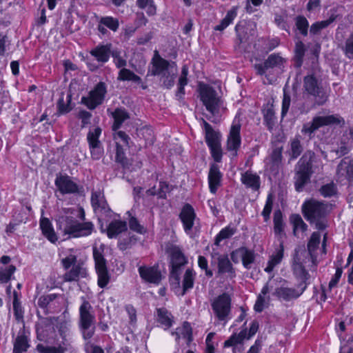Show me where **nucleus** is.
Masks as SVG:
<instances>
[{"label":"nucleus","instance_id":"37","mask_svg":"<svg viewBox=\"0 0 353 353\" xmlns=\"http://www.w3.org/2000/svg\"><path fill=\"white\" fill-rule=\"evenodd\" d=\"M194 276L195 274L194 272L190 269H188L183 276L182 283L183 290L181 291L180 288H179L175 285V287L177 288L176 294H177L179 296H183L187 290L192 289L194 286Z\"/></svg>","mask_w":353,"mask_h":353},{"label":"nucleus","instance_id":"11","mask_svg":"<svg viewBox=\"0 0 353 353\" xmlns=\"http://www.w3.org/2000/svg\"><path fill=\"white\" fill-rule=\"evenodd\" d=\"M151 65L152 68L150 72L151 75L153 76H161L168 72H174L175 70H176V64L175 62H170L163 59L157 50H155L154 52Z\"/></svg>","mask_w":353,"mask_h":353},{"label":"nucleus","instance_id":"35","mask_svg":"<svg viewBox=\"0 0 353 353\" xmlns=\"http://www.w3.org/2000/svg\"><path fill=\"white\" fill-rule=\"evenodd\" d=\"M273 275H272L270 278V281L273 278ZM269 283L270 281H268L262 288L260 294L257 296V299L256 301V303L254 306V309L257 312H261L263 310L264 307H265L268 301L270 300V298L268 297L266 299L265 296L269 292L270 288H269Z\"/></svg>","mask_w":353,"mask_h":353},{"label":"nucleus","instance_id":"4","mask_svg":"<svg viewBox=\"0 0 353 353\" xmlns=\"http://www.w3.org/2000/svg\"><path fill=\"white\" fill-rule=\"evenodd\" d=\"M96 317L90 303L83 299L79 307V327L85 342L90 341L96 331Z\"/></svg>","mask_w":353,"mask_h":353},{"label":"nucleus","instance_id":"9","mask_svg":"<svg viewBox=\"0 0 353 353\" xmlns=\"http://www.w3.org/2000/svg\"><path fill=\"white\" fill-rule=\"evenodd\" d=\"M232 299L228 293H223L211 301V307L215 317L225 323L230 319Z\"/></svg>","mask_w":353,"mask_h":353},{"label":"nucleus","instance_id":"19","mask_svg":"<svg viewBox=\"0 0 353 353\" xmlns=\"http://www.w3.org/2000/svg\"><path fill=\"white\" fill-rule=\"evenodd\" d=\"M284 62L285 59L279 54H272L268 57L263 64H256L254 68L256 70L258 74L263 75L265 74L270 69H281Z\"/></svg>","mask_w":353,"mask_h":353},{"label":"nucleus","instance_id":"26","mask_svg":"<svg viewBox=\"0 0 353 353\" xmlns=\"http://www.w3.org/2000/svg\"><path fill=\"white\" fill-rule=\"evenodd\" d=\"M112 45L107 43L105 45H98L90 51V54L99 63L102 64L108 62L111 53Z\"/></svg>","mask_w":353,"mask_h":353},{"label":"nucleus","instance_id":"36","mask_svg":"<svg viewBox=\"0 0 353 353\" xmlns=\"http://www.w3.org/2000/svg\"><path fill=\"white\" fill-rule=\"evenodd\" d=\"M203 128L205 131V141L208 146L220 143L219 134L203 119H201Z\"/></svg>","mask_w":353,"mask_h":353},{"label":"nucleus","instance_id":"18","mask_svg":"<svg viewBox=\"0 0 353 353\" xmlns=\"http://www.w3.org/2000/svg\"><path fill=\"white\" fill-rule=\"evenodd\" d=\"M241 124L233 122L227 140V150L231 152L232 156L237 154V150L240 148L241 138L240 135Z\"/></svg>","mask_w":353,"mask_h":353},{"label":"nucleus","instance_id":"7","mask_svg":"<svg viewBox=\"0 0 353 353\" xmlns=\"http://www.w3.org/2000/svg\"><path fill=\"white\" fill-rule=\"evenodd\" d=\"M63 268L67 270L63 275L65 282L77 281L80 278L86 277L88 273L83 263L77 261L75 254L70 253L61 260Z\"/></svg>","mask_w":353,"mask_h":353},{"label":"nucleus","instance_id":"53","mask_svg":"<svg viewBox=\"0 0 353 353\" xmlns=\"http://www.w3.org/2000/svg\"><path fill=\"white\" fill-rule=\"evenodd\" d=\"M296 26L303 36L307 35L309 23L307 19L303 16H298L295 19Z\"/></svg>","mask_w":353,"mask_h":353},{"label":"nucleus","instance_id":"43","mask_svg":"<svg viewBox=\"0 0 353 353\" xmlns=\"http://www.w3.org/2000/svg\"><path fill=\"white\" fill-rule=\"evenodd\" d=\"M117 79L119 81H132L138 83L141 82V79L138 75L126 68H122L119 71Z\"/></svg>","mask_w":353,"mask_h":353},{"label":"nucleus","instance_id":"55","mask_svg":"<svg viewBox=\"0 0 353 353\" xmlns=\"http://www.w3.org/2000/svg\"><path fill=\"white\" fill-rule=\"evenodd\" d=\"M176 73H177V70H175L174 72H169V73L168 72V73H165V74L161 75V80L163 83V85L165 88L170 89L174 85V79L176 78Z\"/></svg>","mask_w":353,"mask_h":353},{"label":"nucleus","instance_id":"56","mask_svg":"<svg viewBox=\"0 0 353 353\" xmlns=\"http://www.w3.org/2000/svg\"><path fill=\"white\" fill-rule=\"evenodd\" d=\"M274 230L276 234H281L283 231L282 215L280 211L276 212L274 215Z\"/></svg>","mask_w":353,"mask_h":353},{"label":"nucleus","instance_id":"27","mask_svg":"<svg viewBox=\"0 0 353 353\" xmlns=\"http://www.w3.org/2000/svg\"><path fill=\"white\" fill-rule=\"evenodd\" d=\"M329 17L326 20L321 21H316L312 24L310 28V32L312 34H318L321 30L326 28L330 25H331L333 22H334L338 17H339V14L337 12V10L334 8L330 9L329 12Z\"/></svg>","mask_w":353,"mask_h":353},{"label":"nucleus","instance_id":"45","mask_svg":"<svg viewBox=\"0 0 353 353\" xmlns=\"http://www.w3.org/2000/svg\"><path fill=\"white\" fill-rule=\"evenodd\" d=\"M101 134V129L99 127L90 130L87 134V140L89 145H101V143L99 140Z\"/></svg>","mask_w":353,"mask_h":353},{"label":"nucleus","instance_id":"50","mask_svg":"<svg viewBox=\"0 0 353 353\" xmlns=\"http://www.w3.org/2000/svg\"><path fill=\"white\" fill-rule=\"evenodd\" d=\"M100 23L108 28L111 30L116 32L119 26V20L112 17H104L100 19Z\"/></svg>","mask_w":353,"mask_h":353},{"label":"nucleus","instance_id":"12","mask_svg":"<svg viewBox=\"0 0 353 353\" xmlns=\"http://www.w3.org/2000/svg\"><path fill=\"white\" fill-rule=\"evenodd\" d=\"M106 92L105 83L99 82L90 92L88 97H83L81 98V103L90 110H93L103 103Z\"/></svg>","mask_w":353,"mask_h":353},{"label":"nucleus","instance_id":"39","mask_svg":"<svg viewBox=\"0 0 353 353\" xmlns=\"http://www.w3.org/2000/svg\"><path fill=\"white\" fill-rule=\"evenodd\" d=\"M240 254V257L242 260V263L246 269L251 268V264L254 263L255 260V254L252 250H248L245 247L239 248V251L236 253Z\"/></svg>","mask_w":353,"mask_h":353},{"label":"nucleus","instance_id":"64","mask_svg":"<svg viewBox=\"0 0 353 353\" xmlns=\"http://www.w3.org/2000/svg\"><path fill=\"white\" fill-rule=\"evenodd\" d=\"M84 349L86 353H104L101 347L94 345L91 341L85 342Z\"/></svg>","mask_w":353,"mask_h":353},{"label":"nucleus","instance_id":"13","mask_svg":"<svg viewBox=\"0 0 353 353\" xmlns=\"http://www.w3.org/2000/svg\"><path fill=\"white\" fill-rule=\"evenodd\" d=\"M303 93L319 98L318 103L323 104L326 97L321 83L313 75H307L303 79Z\"/></svg>","mask_w":353,"mask_h":353},{"label":"nucleus","instance_id":"16","mask_svg":"<svg viewBox=\"0 0 353 353\" xmlns=\"http://www.w3.org/2000/svg\"><path fill=\"white\" fill-rule=\"evenodd\" d=\"M179 219L185 234L192 237V230L196 221V214L190 204L186 203L183 206L179 214Z\"/></svg>","mask_w":353,"mask_h":353},{"label":"nucleus","instance_id":"47","mask_svg":"<svg viewBox=\"0 0 353 353\" xmlns=\"http://www.w3.org/2000/svg\"><path fill=\"white\" fill-rule=\"evenodd\" d=\"M59 333L62 338V345L67 346L69 344L70 327L67 322L63 321L59 323L58 326Z\"/></svg>","mask_w":353,"mask_h":353},{"label":"nucleus","instance_id":"41","mask_svg":"<svg viewBox=\"0 0 353 353\" xmlns=\"http://www.w3.org/2000/svg\"><path fill=\"white\" fill-rule=\"evenodd\" d=\"M112 116L114 119V122L112 125V130L114 131L117 130L121 124L129 118L128 113L124 109L121 108L116 109L112 113Z\"/></svg>","mask_w":353,"mask_h":353},{"label":"nucleus","instance_id":"38","mask_svg":"<svg viewBox=\"0 0 353 353\" xmlns=\"http://www.w3.org/2000/svg\"><path fill=\"white\" fill-rule=\"evenodd\" d=\"M238 7L233 6L230 10H229L225 17L221 21L220 23L214 27V30L217 31H223L227 27L231 24L234 19L237 16Z\"/></svg>","mask_w":353,"mask_h":353},{"label":"nucleus","instance_id":"52","mask_svg":"<svg viewBox=\"0 0 353 353\" xmlns=\"http://www.w3.org/2000/svg\"><path fill=\"white\" fill-rule=\"evenodd\" d=\"M291 221L294 226V234L296 235L297 231L305 232L307 230V225L304 223L302 218L299 215H293Z\"/></svg>","mask_w":353,"mask_h":353},{"label":"nucleus","instance_id":"44","mask_svg":"<svg viewBox=\"0 0 353 353\" xmlns=\"http://www.w3.org/2000/svg\"><path fill=\"white\" fill-rule=\"evenodd\" d=\"M71 100V96L68 94L66 97V100H64L63 94L62 93L60 96L58 102H57V109L58 112L61 114H63L68 113L70 111L71 108L70 107V103Z\"/></svg>","mask_w":353,"mask_h":353},{"label":"nucleus","instance_id":"57","mask_svg":"<svg viewBox=\"0 0 353 353\" xmlns=\"http://www.w3.org/2000/svg\"><path fill=\"white\" fill-rule=\"evenodd\" d=\"M302 152L301 142L298 139H294L291 142V159H296Z\"/></svg>","mask_w":353,"mask_h":353},{"label":"nucleus","instance_id":"59","mask_svg":"<svg viewBox=\"0 0 353 353\" xmlns=\"http://www.w3.org/2000/svg\"><path fill=\"white\" fill-rule=\"evenodd\" d=\"M272 205H273V201H272V196H271V195H268L267 200H266L265 205L262 211V216H263L264 220L265 221H267L270 218V213H271L272 209Z\"/></svg>","mask_w":353,"mask_h":353},{"label":"nucleus","instance_id":"22","mask_svg":"<svg viewBox=\"0 0 353 353\" xmlns=\"http://www.w3.org/2000/svg\"><path fill=\"white\" fill-rule=\"evenodd\" d=\"M217 261V274L219 275H225L230 279L236 276L235 268L233 267L227 254L218 255Z\"/></svg>","mask_w":353,"mask_h":353},{"label":"nucleus","instance_id":"23","mask_svg":"<svg viewBox=\"0 0 353 353\" xmlns=\"http://www.w3.org/2000/svg\"><path fill=\"white\" fill-rule=\"evenodd\" d=\"M321 243V234L319 232H313L307 242V252L310 254L311 268H316L318 265L317 250Z\"/></svg>","mask_w":353,"mask_h":353},{"label":"nucleus","instance_id":"60","mask_svg":"<svg viewBox=\"0 0 353 353\" xmlns=\"http://www.w3.org/2000/svg\"><path fill=\"white\" fill-rule=\"evenodd\" d=\"M92 158L98 160L101 158L103 154V149L101 145H89Z\"/></svg>","mask_w":353,"mask_h":353},{"label":"nucleus","instance_id":"61","mask_svg":"<svg viewBox=\"0 0 353 353\" xmlns=\"http://www.w3.org/2000/svg\"><path fill=\"white\" fill-rule=\"evenodd\" d=\"M210 149L211 154L214 161L219 162L221 160L222 152L221 149V144H214L213 145L208 146Z\"/></svg>","mask_w":353,"mask_h":353},{"label":"nucleus","instance_id":"42","mask_svg":"<svg viewBox=\"0 0 353 353\" xmlns=\"http://www.w3.org/2000/svg\"><path fill=\"white\" fill-rule=\"evenodd\" d=\"M29 347L28 340L24 334L18 335L14 343L13 353L26 352Z\"/></svg>","mask_w":353,"mask_h":353},{"label":"nucleus","instance_id":"10","mask_svg":"<svg viewBox=\"0 0 353 353\" xmlns=\"http://www.w3.org/2000/svg\"><path fill=\"white\" fill-rule=\"evenodd\" d=\"M344 123L343 119L339 114H329L323 116H316L313 118L312 122L303 125L302 132L310 136L319 128L334 124H340Z\"/></svg>","mask_w":353,"mask_h":353},{"label":"nucleus","instance_id":"54","mask_svg":"<svg viewBox=\"0 0 353 353\" xmlns=\"http://www.w3.org/2000/svg\"><path fill=\"white\" fill-rule=\"evenodd\" d=\"M319 191L324 197H330L336 194L337 188L336 185L333 182H331L323 185Z\"/></svg>","mask_w":353,"mask_h":353},{"label":"nucleus","instance_id":"1","mask_svg":"<svg viewBox=\"0 0 353 353\" xmlns=\"http://www.w3.org/2000/svg\"><path fill=\"white\" fill-rule=\"evenodd\" d=\"M77 219L70 215H62L57 219V230L63 236H68L69 238H79L87 236L92 234L94 230V225L90 221H85V212L83 208L78 210Z\"/></svg>","mask_w":353,"mask_h":353},{"label":"nucleus","instance_id":"58","mask_svg":"<svg viewBox=\"0 0 353 353\" xmlns=\"http://www.w3.org/2000/svg\"><path fill=\"white\" fill-rule=\"evenodd\" d=\"M129 226H130V230H132L137 233L143 234L145 232V229L144 228V227L143 225H141L139 223L137 219L134 216H132L130 219Z\"/></svg>","mask_w":353,"mask_h":353},{"label":"nucleus","instance_id":"40","mask_svg":"<svg viewBox=\"0 0 353 353\" xmlns=\"http://www.w3.org/2000/svg\"><path fill=\"white\" fill-rule=\"evenodd\" d=\"M188 67L184 65L181 68V74L179 79L178 90L176 96L181 98L185 94V86L188 84Z\"/></svg>","mask_w":353,"mask_h":353},{"label":"nucleus","instance_id":"48","mask_svg":"<svg viewBox=\"0 0 353 353\" xmlns=\"http://www.w3.org/2000/svg\"><path fill=\"white\" fill-rule=\"evenodd\" d=\"M37 350L39 353H65L66 347L65 346L59 345L58 347L47 346L43 344H38L37 345Z\"/></svg>","mask_w":353,"mask_h":353},{"label":"nucleus","instance_id":"28","mask_svg":"<svg viewBox=\"0 0 353 353\" xmlns=\"http://www.w3.org/2000/svg\"><path fill=\"white\" fill-rule=\"evenodd\" d=\"M284 256V245L282 241H279V246L275 249V251L270 256L268 261L266 268L264 269L265 272L272 273L274 268L282 261Z\"/></svg>","mask_w":353,"mask_h":353},{"label":"nucleus","instance_id":"51","mask_svg":"<svg viewBox=\"0 0 353 353\" xmlns=\"http://www.w3.org/2000/svg\"><path fill=\"white\" fill-rule=\"evenodd\" d=\"M16 270L15 266L10 265L6 268H0V281L7 283L10 281L12 275Z\"/></svg>","mask_w":353,"mask_h":353},{"label":"nucleus","instance_id":"24","mask_svg":"<svg viewBox=\"0 0 353 353\" xmlns=\"http://www.w3.org/2000/svg\"><path fill=\"white\" fill-rule=\"evenodd\" d=\"M336 176L339 180L353 179V159H343L336 168Z\"/></svg>","mask_w":353,"mask_h":353},{"label":"nucleus","instance_id":"20","mask_svg":"<svg viewBox=\"0 0 353 353\" xmlns=\"http://www.w3.org/2000/svg\"><path fill=\"white\" fill-rule=\"evenodd\" d=\"M55 185L63 194L79 192V185L68 175L57 176Z\"/></svg>","mask_w":353,"mask_h":353},{"label":"nucleus","instance_id":"46","mask_svg":"<svg viewBox=\"0 0 353 353\" xmlns=\"http://www.w3.org/2000/svg\"><path fill=\"white\" fill-rule=\"evenodd\" d=\"M236 232V229L231 226H227L222 229L215 238V244L219 245L220 242L224 239H229Z\"/></svg>","mask_w":353,"mask_h":353},{"label":"nucleus","instance_id":"62","mask_svg":"<svg viewBox=\"0 0 353 353\" xmlns=\"http://www.w3.org/2000/svg\"><path fill=\"white\" fill-rule=\"evenodd\" d=\"M57 298V294H50L41 296L39 299L38 304L41 307H47L50 302L54 301Z\"/></svg>","mask_w":353,"mask_h":353},{"label":"nucleus","instance_id":"21","mask_svg":"<svg viewBox=\"0 0 353 353\" xmlns=\"http://www.w3.org/2000/svg\"><path fill=\"white\" fill-rule=\"evenodd\" d=\"M138 270L141 278L145 282L158 285L163 279L157 266H140Z\"/></svg>","mask_w":353,"mask_h":353},{"label":"nucleus","instance_id":"3","mask_svg":"<svg viewBox=\"0 0 353 353\" xmlns=\"http://www.w3.org/2000/svg\"><path fill=\"white\" fill-rule=\"evenodd\" d=\"M200 99L207 111L214 117H219L225 110L224 103L216 91L209 85L199 83Z\"/></svg>","mask_w":353,"mask_h":353},{"label":"nucleus","instance_id":"6","mask_svg":"<svg viewBox=\"0 0 353 353\" xmlns=\"http://www.w3.org/2000/svg\"><path fill=\"white\" fill-rule=\"evenodd\" d=\"M311 270H315L316 268H311V260L310 254L307 252L303 245L298 246L294 249L292 254V269L295 277L301 281H307L310 277L305 270V265Z\"/></svg>","mask_w":353,"mask_h":353},{"label":"nucleus","instance_id":"29","mask_svg":"<svg viewBox=\"0 0 353 353\" xmlns=\"http://www.w3.org/2000/svg\"><path fill=\"white\" fill-rule=\"evenodd\" d=\"M221 177L222 174L219 166L216 164H212L208 173L209 188L212 194H215L218 188L221 185Z\"/></svg>","mask_w":353,"mask_h":353},{"label":"nucleus","instance_id":"63","mask_svg":"<svg viewBox=\"0 0 353 353\" xmlns=\"http://www.w3.org/2000/svg\"><path fill=\"white\" fill-rule=\"evenodd\" d=\"M198 265L201 269L205 271L206 276L209 277L212 276V271L208 269V261L205 257L199 256L198 258Z\"/></svg>","mask_w":353,"mask_h":353},{"label":"nucleus","instance_id":"14","mask_svg":"<svg viewBox=\"0 0 353 353\" xmlns=\"http://www.w3.org/2000/svg\"><path fill=\"white\" fill-rule=\"evenodd\" d=\"M300 283L296 288H288L285 285H281L275 289L273 294L279 299L285 301H290L292 299L299 297L307 288V281H299Z\"/></svg>","mask_w":353,"mask_h":353},{"label":"nucleus","instance_id":"15","mask_svg":"<svg viewBox=\"0 0 353 353\" xmlns=\"http://www.w3.org/2000/svg\"><path fill=\"white\" fill-rule=\"evenodd\" d=\"M93 257L95 262V268L98 275V285L101 288H105L110 281L105 260L102 254L96 248L93 250Z\"/></svg>","mask_w":353,"mask_h":353},{"label":"nucleus","instance_id":"17","mask_svg":"<svg viewBox=\"0 0 353 353\" xmlns=\"http://www.w3.org/2000/svg\"><path fill=\"white\" fill-rule=\"evenodd\" d=\"M259 323L256 321L252 322L249 332L248 333L247 329L245 328L241 330L238 334H233L228 340L224 342V347H229L234 346L237 344L242 343L244 340L250 339L258 331Z\"/></svg>","mask_w":353,"mask_h":353},{"label":"nucleus","instance_id":"25","mask_svg":"<svg viewBox=\"0 0 353 353\" xmlns=\"http://www.w3.org/2000/svg\"><path fill=\"white\" fill-rule=\"evenodd\" d=\"M241 181L247 188L252 191H258L261 187V178L259 175L252 170H247L241 174Z\"/></svg>","mask_w":353,"mask_h":353},{"label":"nucleus","instance_id":"31","mask_svg":"<svg viewBox=\"0 0 353 353\" xmlns=\"http://www.w3.org/2000/svg\"><path fill=\"white\" fill-rule=\"evenodd\" d=\"M157 321L165 330L172 327L174 323V316L164 307L157 309Z\"/></svg>","mask_w":353,"mask_h":353},{"label":"nucleus","instance_id":"34","mask_svg":"<svg viewBox=\"0 0 353 353\" xmlns=\"http://www.w3.org/2000/svg\"><path fill=\"white\" fill-rule=\"evenodd\" d=\"M40 228L43 236L51 243H55L57 241V234L54 230L52 225L47 218H43L40 221Z\"/></svg>","mask_w":353,"mask_h":353},{"label":"nucleus","instance_id":"2","mask_svg":"<svg viewBox=\"0 0 353 353\" xmlns=\"http://www.w3.org/2000/svg\"><path fill=\"white\" fill-rule=\"evenodd\" d=\"M302 209L305 218L311 223H314L318 230L326 228L324 218L330 210L327 203L311 199L303 204Z\"/></svg>","mask_w":353,"mask_h":353},{"label":"nucleus","instance_id":"5","mask_svg":"<svg viewBox=\"0 0 353 353\" xmlns=\"http://www.w3.org/2000/svg\"><path fill=\"white\" fill-rule=\"evenodd\" d=\"M314 158V153L307 151L297 163L294 175V185L296 191H302L305 185L310 181L313 173L312 164L315 161Z\"/></svg>","mask_w":353,"mask_h":353},{"label":"nucleus","instance_id":"8","mask_svg":"<svg viewBox=\"0 0 353 353\" xmlns=\"http://www.w3.org/2000/svg\"><path fill=\"white\" fill-rule=\"evenodd\" d=\"M168 252L171 257L170 281L172 285H176L179 288L180 274L188 260L179 246L171 245L168 248Z\"/></svg>","mask_w":353,"mask_h":353},{"label":"nucleus","instance_id":"33","mask_svg":"<svg viewBox=\"0 0 353 353\" xmlns=\"http://www.w3.org/2000/svg\"><path fill=\"white\" fill-rule=\"evenodd\" d=\"M127 230V223L121 220L112 221L107 228V235L109 238L117 237L119 234Z\"/></svg>","mask_w":353,"mask_h":353},{"label":"nucleus","instance_id":"30","mask_svg":"<svg viewBox=\"0 0 353 353\" xmlns=\"http://www.w3.org/2000/svg\"><path fill=\"white\" fill-rule=\"evenodd\" d=\"M91 202L96 213H106L110 210L105 200L103 194L100 191L92 193Z\"/></svg>","mask_w":353,"mask_h":353},{"label":"nucleus","instance_id":"32","mask_svg":"<svg viewBox=\"0 0 353 353\" xmlns=\"http://www.w3.org/2000/svg\"><path fill=\"white\" fill-rule=\"evenodd\" d=\"M171 334L175 336V341L177 343H179L181 339H183L187 344L192 340V327L188 322H184L181 327H177Z\"/></svg>","mask_w":353,"mask_h":353},{"label":"nucleus","instance_id":"49","mask_svg":"<svg viewBox=\"0 0 353 353\" xmlns=\"http://www.w3.org/2000/svg\"><path fill=\"white\" fill-rule=\"evenodd\" d=\"M114 139L116 145H124L125 148L129 147V141L130 138L129 136L123 131H114Z\"/></svg>","mask_w":353,"mask_h":353}]
</instances>
